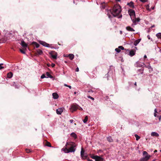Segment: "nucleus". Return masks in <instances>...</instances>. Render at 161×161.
I'll return each mask as SVG.
<instances>
[{"mask_svg": "<svg viewBox=\"0 0 161 161\" xmlns=\"http://www.w3.org/2000/svg\"><path fill=\"white\" fill-rule=\"evenodd\" d=\"M101 4H102V8L104 9L105 7V4L104 2L102 3Z\"/></svg>", "mask_w": 161, "mask_h": 161, "instance_id": "nucleus-29", "label": "nucleus"}, {"mask_svg": "<svg viewBox=\"0 0 161 161\" xmlns=\"http://www.w3.org/2000/svg\"><path fill=\"white\" fill-rule=\"evenodd\" d=\"M4 68V67H2V66H1L0 67V69H3Z\"/></svg>", "mask_w": 161, "mask_h": 161, "instance_id": "nucleus-51", "label": "nucleus"}, {"mask_svg": "<svg viewBox=\"0 0 161 161\" xmlns=\"http://www.w3.org/2000/svg\"><path fill=\"white\" fill-rule=\"evenodd\" d=\"M21 45L23 47L25 48L27 47V44L23 41L21 42Z\"/></svg>", "mask_w": 161, "mask_h": 161, "instance_id": "nucleus-12", "label": "nucleus"}, {"mask_svg": "<svg viewBox=\"0 0 161 161\" xmlns=\"http://www.w3.org/2000/svg\"><path fill=\"white\" fill-rule=\"evenodd\" d=\"M141 2L143 3H145L147 1V0H140Z\"/></svg>", "mask_w": 161, "mask_h": 161, "instance_id": "nucleus-42", "label": "nucleus"}, {"mask_svg": "<svg viewBox=\"0 0 161 161\" xmlns=\"http://www.w3.org/2000/svg\"><path fill=\"white\" fill-rule=\"evenodd\" d=\"M128 13L130 16L131 19L136 16L135 12L133 10L129 9L128 11Z\"/></svg>", "mask_w": 161, "mask_h": 161, "instance_id": "nucleus-3", "label": "nucleus"}, {"mask_svg": "<svg viewBox=\"0 0 161 161\" xmlns=\"http://www.w3.org/2000/svg\"><path fill=\"white\" fill-rule=\"evenodd\" d=\"M150 156V155H146L145 157L142 158L140 159V161H147L149 158Z\"/></svg>", "mask_w": 161, "mask_h": 161, "instance_id": "nucleus-5", "label": "nucleus"}, {"mask_svg": "<svg viewBox=\"0 0 161 161\" xmlns=\"http://www.w3.org/2000/svg\"><path fill=\"white\" fill-rule=\"evenodd\" d=\"M134 85L136 86H137V85H136V82H135V84H134Z\"/></svg>", "mask_w": 161, "mask_h": 161, "instance_id": "nucleus-57", "label": "nucleus"}, {"mask_svg": "<svg viewBox=\"0 0 161 161\" xmlns=\"http://www.w3.org/2000/svg\"><path fill=\"white\" fill-rule=\"evenodd\" d=\"M81 156L83 159H86L87 158V156L84 155V154H83L82 155H81Z\"/></svg>", "mask_w": 161, "mask_h": 161, "instance_id": "nucleus-31", "label": "nucleus"}, {"mask_svg": "<svg viewBox=\"0 0 161 161\" xmlns=\"http://www.w3.org/2000/svg\"><path fill=\"white\" fill-rule=\"evenodd\" d=\"M121 12V7L119 5H115L113 8L108 11V15L109 18L111 19L112 16L109 14H111L114 17L118 16Z\"/></svg>", "mask_w": 161, "mask_h": 161, "instance_id": "nucleus-1", "label": "nucleus"}, {"mask_svg": "<svg viewBox=\"0 0 161 161\" xmlns=\"http://www.w3.org/2000/svg\"><path fill=\"white\" fill-rule=\"evenodd\" d=\"M118 48L120 49L124 50V47L122 46H119Z\"/></svg>", "mask_w": 161, "mask_h": 161, "instance_id": "nucleus-38", "label": "nucleus"}, {"mask_svg": "<svg viewBox=\"0 0 161 161\" xmlns=\"http://www.w3.org/2000/svg\"><path fill=\"white\" fill-rule=\"evenodd\" d=\"M45 77H46L44 74H43L41 77V78L42 79H43Z\"/></svg>", "mask_w": 161, "mask_h": 161, "instance_id": "nucleus-40", "label": "nucleus"}, {"mask_svg": "<svg viewBox=\"0 0 161 161\" xmlns=\"http://www.w3.org/2000/svg\"><path fill=\"white\" fill-rule=\"evenodd\" d=\"M141 39H138L137 40H136L134 42V45L135 46H136L141 41Z\"/></svg>", "mask_w": 161, "mask_h": 161, "instance_id": "nucleus-19", "label": "nucleus"}, {"mask_svg": "<svg viewBox=\"0 0 161 161\" xmlns=\"http://www.w3.org/2000/svg\"><path fill=\"white\" fill-rule=\"evenodd\" d=\"M71 136L72 137L74 138L75 139L77 138V136L76 135L74 132H73L71 133L70 134Z\"/></svg>", "mask_w": 161, "mask_h": 161, "instance_id": "nucleus-22", "label": "nucleus"}, {"mask_svg": "<svg viewBox=\"0 0 161 161\" xmlns=\"http://www.w3.org/2000/svg\"><path fill=\"white\" fill-rule=\"evenodd\" d=\"M70 122L71 123H72L73 121H74V120L73 119H71L70 120Z\"/></svg>", "mask_w": 161, "mask_h": 161, "instance_id": "nucleus-49", "label": "nucleus"}, {"mask_svg": "<svg viewBox=\"0 0 161 161\" xmlns=\"http://www.w3.org/2000/svg\"><path fill=\"white\" fill-rule=\"evenodd\" d=\"M84 154V150L83 148H82L80 152V155H82Z\"/></svg>", "mask_w": 161, "mask_h": 161, "instance_id": "nucleus-32", "label": "nucleus"}, {"mask_svg": "<svg viewBox=\"0 0 161 161\" xmlns=\"http://www.w3.org/2000/svg\"><path fill=\"white\" fill-rule=\"evenodd\" d=\"M79 71V69L78 67H77L75 69V71L76 72H78Z\"/></svg>", "mask_w": 161, "mask_h": 161, "instance_id": "nucleus-46", "label": "nucleus"}, {"mask_svg": "<svg viewBox=\"0 0 161 161\" xmlns=\"http://www.w3.org/2000/svg\"><path fill=\"white\" fill-rule=\"evenodd\" d=\"M46 76H47V78H48V77H49L50 78H52L53 77V76L51 75L49 73L47 72H46Z\"/></svg>", "mask_w": 161, "mask_h": 161, "instance_id": "nucleus-25", "label": "nucleus"}, {"mask_svg": "<svg viewBox=\"0 0 161 161\" xmlns=\"http://www.w3.org/2000/svg\"><path fill=\"white\" fill-rule=\"evenodd\" d=\"M158 118L159 120L160 121L161 119V116L160 115H158Z\"/></svg>", "mask_w": 161, "mask_h": 161, "instance_id": "nucleus-43", "label": "nucleus"}, {"mask_svg": "<svg viewBox=\"0 0 161 161\" xmlns=\"http://www.w3.org/2000/svg\"><path fill=\"white\" fill-rule=\"evenodd\" d=\"M40 43L41 44H42V45L43 46H44L47 47H50L49 44L47 43L46 42H43L42 41H40Z\"/></svg>", "mask_w": 161, "mask_h": 161, "instance_id": "nucleus-7", "label": "nucleus"}, {"mask_svg": "<svg viewBox=\"0 0 161 161\" xmlns=\"http://www.w3.org/2000/svg\"><path fill=\"white\" fill-rule=\"evenodd\" d=\"M64 86H65L68 87V85H67V84H64Z\"/></svg>", "mask_w": 161, "mask_h": 161, "instance_id": "nucleus-56", "label": "nucleus"}, {"mask_svg": "<svg viewBox=\"0 0 161 161\" xmlns=\"http://www.w3.org/2000/svg\"><path fill=\"white\" fill-rule=\"evenodd\" d=\"M88 116H86L85 118L83 120V121L84 123H86V122L88 120Z\"/></svg>", "mask_w": 161, "mask_h": 161, "instance_id": "nucleus-28", "label": "nucleus"}, {"mask_svg": "<svg viewBox=\"0 0 161 161\" xmlns=\"http://www.w3.org/2000/svg\"><path fill=\"white\" fill-rule=\"evenodd\" d=\"M13 75V74L11 72H9L7 74V77L9 78H11Z\"/></svg>", "mask_w": 161, "mask_h": 161, "instance_id": "nucleus-20", "label": "nucleus"}, {"mask_svg": "<svg viewBox=\"0 0 161 161\" xmlns=\"http://www.w3.org/2000/svg\"><path fill=\"white\" fill-rule=\"evenodd\" d=\"M115 50L118 53H119L120 52V50L119 48H116L115 49Z\"/></svg>", "mask_w": 161, "mask_h": 161, "instance_id": "nucleus-35", "label": "nucleus"}, {"mask_svg": "<svg viewBox=\"0 0 161 161\" xmlns=\"http://www.w3.org/2000/svg\"><path fill=\"white\" fill-rule=\"evenodd\" d=\"M156 36L158 38L161 39V33H159L156 35Z\"/></svg>", "mask_w": 161, "mask_h": 161, "instance_id": "nucleus-26", "label": "nucleus"}, {"mask_svg": "<svg viewBox=\"0 0 161 161\" xmlns=\"http://www.w3.org/2000/svg\"><path fill=\"white\" fill-rule=\"evenodd\" d=\"M122 17V15H121V16H120L119 17V18H121Z\"/></svg>", "mask_w": 161, "mask_h": 161, "instance_id": "nucleus-61", "label": "nucleus"}, {"mask_svg": "<svg viewBox=\"0 0 161 161\" xmlns=\"http://www.w3.org/2000/svg\"><path fill=\"white\" fill-rule=\"evenodd\" d=\"M32 44L35 46L36 48H38L39 47V45L36 42H32Z\"/></svg>", "mask_w": 161, "mask_h": 161, "instance_id": "nucleus-24", "label": "nucleus"}, {"mask_svg": "<svg viewBox=\"0 0 161 161\" xmlns=\"http://www.w3.org/2000/svg\"><path fill=\"white\" fill-rule=\"evenodd\" d=\"M36 51L37 53H36V55H42L43 53L42 51L40 49H37Z\"/></svg>", "mask_w": 161, "mask_h": 161, "instance_id": "nucleus-17", "label": "nucleus"}, {"mask_svg": "<svg viewBox=\"0 0 161 161\" xmlns=\"http://www.w3.org/2000/svg\"><path fill=\"white\" fill-rule=\"evenodd\" d=\"M126 29L129 31H135V30L133 28H131L130 26L126 27Z\"/></svg>", "mask_w": 161, "mask_h": 161, "instance_id": "nucleus-13", "label": "nucleus"}, {"mask_svg": "<svg viewBox=\"0 0 161 161\" xmlns=\"http://www.w3.org/2000/svg\"><path fill=\"white\" fill-rule=\"evenodd\" d=\"M107 139L108 141L109 142H112L113 141V139H112L111 137L110 136L107 137Z\"/></svg>", "mask_w": 161, "mask_h": 161, "instance_id": "nucleus-16", "label": "nucleus"}, {"mask_svg": "<svg viewBox=\"0 0 161 161\" xmlns=\"http://www.w3.org/2000/svg\"><path fill=\"white\" fill-rule=\"evenodd\" d=\"M147 68L148 69H151V66L149 65H148L147 67Z\"/></svg>", "mask_w": 161, "mask_h": 161, "instance_id": "nucleus-47", "label": "nucleus"}, {"mask_svg": "<svg viewBox=\"0 0 161 161\" xmlns=\"http://www.w3.org/2000/svg\"><path fill=\"white\" fill-rule=\"evenodd\" d=\"M13 86H14L15 88H19L18 86L16 85V83L15 82H14L13 83Z\"/></svg>", "mask_w": 161, "mask_h": 161, "instance_id": "nucleus-30", "label": "nucleus"}, {"mask_svg": "<svg viewBox=\"0 0 161 161\" xmlns=\"http://www.w3.org/2000/svg\"><path fill=\"white\" fill-rule=\"evenodd\" d=\"M127 5H129L131 8H134V3L133 2L131 1L127 4Z\"/></svg>", "mask_w": 161, "mask_h": 161, "instance_id": "nucleus-15", "label": "nucleus"}, {"mask_svg": "<svg viewBox=\"0 0 161 161\" xmlns=\"http://www.w3.org/2000/svg\"><path fill=\"white\" fill-rule=\"evenodd\" d=\"M154 113H157V110H156V109H155V110H154Z\"/></svg>", "mask_w": 161, "mask_h": 161, "instance_id": "nucleus-53", "label": "nucleus"}, {"mask_svg": "<svg viewBox=\"0 0 161 161\" xmlns=\"http://www.w3.org/2000/svg\"><path fill=\"white\" fill-rule=\"evenodd\" d=\"M157 152V150H155L154 151V153H155V152Z\"/></svg>", "mask_w": 161, "mask_h": 161, "instance_id": "nucleus-62", "label": "nucleus"}, {"mask_svg": "<svg viewBox=\"0 0 161 161\" xmlns=\"http://www.w3.org/2000/svg\"><path fill=\"white\" fill-rule=\"evenodd\" d=\"M108 73H109V72H108V73L105 75V77H107V78L108 77Z\"/></svg>", "mask_w": 161, "mask_h": 161, "instance_id": "nucleus-50", "label": "nucleus"}, {"mask_svg": "<svg viewBox=\"0 0 161 161\" xmlns=\"http://www.w3.org/2000/svg\"><path fill=\"white\" fill-rule=\"evenodd\" d=\"M49 53L53 59H57V54L56 52L54 51H52L49 52Z\"/></svg>", "mask_w": 161, "mask_h": 161, "instance_id": "nucleus-4", "label": "nucleus"}, {"mask_svg": "<svg viewBox=\"0 0 161 161\" xmlns=\"http://www.w3.org/2000/svg\"><path fill=\"white\" fill-rule=\"evenodd\" d=\"M20 52L22 53L23 54H25V52L22 49H20Z\"/></svg>", "mask_w": 161, "mask_h": 161, "instance_id": "nucleus-36", "label": "nucleus"}, {"mask_svg": "<svg viewBox=\"0 0 161 161\" xmlns=\"http://www.w3.org/2000/svg\"><path fill=\"white\" fill-rule=\"evenodd\" d=\"M53 98L55 99H57L58 97V95L56 93H53Z\"/></svg>", "mask_w": 161, "mask_h": 161, "instance_id": "nucleus-14", "label": "nucleus"}, {"mask_svg": "<svg viewBox=\"0 0 161 161\" xmlns=\"http://www.w3.org/2000/svg\"><path fill=\"white\" fill-rule=\"evenodd\" d=\"M68 56L69 57V59L71 60H72L74 58V55L73 54H70L68 55Z\"/></svg>", "mask_w": 161, "mask_h": 161, "instance_id": "nucleus-23", "label": "nucleus"}, {"mask_svg": "<svg viewBox=\"0 0 161 161\" xmlns=\"http://www.w3.org/2000/svg\"><path fill=\"white\" fill-rule=\"evenodd\" d=\"M117 2H120L121 1V0H115Z\"/></svg>", "mask_w": 161, "mask_h": 161, "instance_id": "nucleus-58", "label": "nucleus"}, {"mask_svg": "<svg viewBox=\"0 0 161 161\" xmlns=\"http://www.w3.org/2000/svg\"><path fill=\"white\" fill-rule=\"evenodd\" d=\"M0 64H1V65H3V63Z\"/></svg>", "mask_w": 161, "mask_h": 161, "instance_id": "nucleus-63", "label": "nucleus"}, {"mask_svg": "<svg viewBox=\"0 0 161 161\" xmlns=\"http://www.w3.org/2000/svg\"><path fill=\"white\" fill-rule=\"evenodd\" d=\"M76 146L75 144L73 142H68L66 143L64 147L62 149L65 153H69L70 152H74L75 149L74 147Z\"/></svg>", "mask_w": 161, "mask_h": 161, "instance_id": "nucleus-2", "label": "nucleus"}, {"mask_svg": "<svg viewBox=\"0 0 161 161\" xmlns=\"http://www.w3.org/2000/svg\"><path fill=\"white\" fill-rule=\"evenodd\" d=\"M103 158L97 155L95 160L96 161H103Z\"/></svg>", "mask_w": 161, "mask_h": 161, "instance_id": "nucleus-11", "label": "nucleus"}, {"mask_svg": "<svg viewBox=\"0 0 161 161\" xmlns=\"http://www.w3.org/2000/svg\"><path fill=\"white\" fill-rule=\"evenodd\" d=\"M147 37L149 39H150V37H149V36H147Z\"/></svg>", "mask_w": 161, "mask_h": 161, "instance_id": "nucleus-59", "label": "nucleus"}, {"mask_svg": "<svg viewBox=\"0 0 161 161\" xmlns=\"http://www.w3.org/2000/svg\"><path fill=\"white\" fill-rule=\"evenodd\" d=\"M136 51L134 50H131L129 52V55L131 56H133L135 54Z\"/></svg>", "mask_w": 161, "mask_h": 161, "instance_id": "nucleus-8", "label": "nucleus"}, {"mask_svg": "<svg viewBox=\"0 0 161 161\" xmlns=\"http://www.w3.org/2000/svg\"><path fill=\"white\" fill-rule=\"evenodd\" d=\"M147 58V56L146 55H145L144 56V58Z\"/></svg>", "mask_w": 161, "mask_h": 161, "instance_id": "nucleus-54", "label": "nucleus"}, {"mask_svg": "<svg viewBox=\"0 0 161 161\" xmlns=\"http://www.w3.org/2000/svg\"><path fill=\"white\" fill-rule=\"evenodd\" d=\"M143 155H146L145 156H146V155H148L147 152H146L145 151H143Z\"/></svg>", "mask_w": 161, "mask_h": 161, "instance_id": "nucleus-37", "label": "nucleus"}, {"mask_svg": "<svg viewBox=\"0 0 161 161\" xmlns=\"http://www.w3.org/2000/svg\"><path fill=\"white\" fill-rule=\"evenodd\" d=\"M151 135L152 136H155L158 137L159 136V134L156 132H152L151 134Z\"/></svg>", "mask_w": 161, "mask_h": 161, "instance_id": "nucleus-18", "label": "nucleus"}, {"mask_svg": "<svg viewBox=\"0 0 161 161\" xmlns=\"http://www.w3.org/2000/svg\"><path fill=\"white\" fill-rule=\"evenodd\" d=\"M76 92H74V94H76Z\"/></svg>", "mask_w": 161, "mask_h": 161, "instance_id": "nucleus-64", "label": "nucleus"}, {"mask_svg": "<svg viewBox=\"0 0 161 161\" xmlns=\"http://www.w3.org/2000/svg\"><path fill=\"white\" fill-rule=\"evenodd\" d=\"M56 113L58 114H61L63 112V110L62 108H59L56 110Z\"/></svg>", "mask_w": 161, "mask_h": 161, "instance_id": "nucleus-9", "label": "nucleus"}, {"mask_svg": "<svg viewBox=\"0 0 161 161\" xmlns=\"http://www.w3.org/2000/svg\"><path fill=\"white\" fill-rule=\"evenodd\" d=\"M154 116L155 117H158V115L156 114V113H154Z\"/></svg>", "mask_w": 161, "mask_h": 161, "instance_id": "nucleus-48", "label": "nucleus"}, {"mask_svg": "<svg viewBox=\"0 0 161 161\" xmlns=\"http://www.w3.org/2000/svg\"><path fill=\"white\" fill-rule=\"evenodd\" d=\"M134 136L136 138V140L137 141H138L140 138V137L137 134L135 135Z\"/></svg>", "mask_w": 161, "mask_h": 161, "instance_id": "nucleus-27", "label": "nucleus"}, {"mask_svg": "<svg viewBox=\"0 0 161 161\" xmlns=\"http://www.w3.org/2000/svg\"><path fill=\"white\" fill-rule=\"evenodd\" d=\"M68 87H69L70 89H71V86H68Z\"/></svg>", "mask_w": 161, "mask_h": 161, "instance_id": "nucleus-55", "label": "nucleus"}, {"mask_svg": "<svg viewBox=\"0 0 161 161\" xmlns=\"http://www.w3.org/2000/svg\"><path fill=\"white\" fill-rule=\"evenodd\" d=\"M47 65L48 67L50 66V64H47Z\"/></svg>", "mask_w": 161, "mask_h": 161, "instance_id": "nucleus-60", "label": "nucleus"}, {"mask_svg": "<svg viewBox=\"0 0 161 161\" xmlns=\"http://www.w3.org/2000/svg\"><path fill=\"white\" fill-rule=\"evenodd\" d=\"M149 5H147V6H146V8L148 10H149Z\"/></svg>", "mask_w": 161, "mask_h": 161, "instance_id": "nucleus-41", "label": "nucleus"}, {"mask_svg": "<svg viewBox=\"0 0 161 161\" xmlns=\"http://www.w3.org/2000/svg\"><path fill=\"white\" fill-rule=\"evenodd\" d=\"M45 145L49 147H52L50 143L47 141H45Z\"/></svg>", "mask_w": 161, "mask_h": 161, "instance_id": "nucleus-21", "label": "nucleus"}, {"mask_svg": "<svg viewBox=\"0 0 161 161\" xmlns=\"http://www.w3.org/2000/svg\"><path fill=\"white\" fill-rule=\"evenodd\" d=\"M97 155H92L91 156V157L92 159L96 160V158L97 157Z\"/></svg>", "mask_w": 161, "mask_h": 161, "instance_id": "nucleus-33", "label": "nucleus"}, {"mask_svg": "<svg viewBox=\"0 0 161 161\" xmlns=\"http://www.w3.org/2000/svg\"><path fill=\"white\" fill-rule=\"evenodd\" d=\"M87 97L88 98L91 99L92 100H94V99L93 97H91V96H90L89 95Z\"/></svg>", "mask_w": 161, "mask_h": 161, "instance_id": "nucleus-39", "label": "nucleus"}, {"mask_svg": "<svg viewBox=\"0 0 161 161\" xmlns=\"http://www.w3.org/2000/svg\"><path fill=\"white\" fill-rule=\"evenodd\" d=\"M87 160L88 161H93L92 160H91V159H89V158H86Z\"/></svg>", "mask_w": 161, "mask_h": 161, "instance_id": "nucleus-44", "label": "nucleus"}, {"mask_svg": "<svg viewBox=\"0 0 161 161\" xmlns=\"http://www.w3.org/2000/svg\"><path fill=\"white\" fill-rule=\"evenodd\" d=\"M25 151L26 153H29L31 152V151L30 149H26Z\"/></svg>", "mask_w": 161, "mask_h": 161, "instance_id": "nucleus-34", "label": "nucleus"}, {"mask_svg": "<svg viewBox=\"0 0 161 161\" xmlns=\"http://www.w3.org/2000/svg\"><path fill=\"white\" fill-rule=\"evenodd\" d=\"M71 108L73 112L76 111L78 108V107L77 106L74 105L71 106Z\"/></svg>", "mask_w": 161, "mask_h": 161, "instance_id": "nucleus-10", "label": "nucleus"}, {"mask_svg": "<svg viewBox=\"0 0 161 161\" xmlns=\"http://www.w3.org/2000/svg\"><path fill=\"white\" fill-rule=\"evenodd\" d=\"M131 20L134 24L136 25V22L140 21V19L139 18H136L135 17L133 18Z\"/></svg>", "mask_w": 161, "mask_h": 161, "instance_id": "nucleus-6", "label": "nucleus"}, {"mask_svg": "<svg viewBox=\"0 0 161 161\" xmlns=\"http://www.w3.org/2000/svg\"><path fill=\"white\" fill-rule=\"evenodd\" d=\"M93 92V91L92 90H91L88 91V92Z\"/></svg>", "mask_w": 161, "mask_h": 161, "instance_id": "nucleus-52", "label": "nucleus"}, {"mask_svg": "<svg viewBox=\"0 0 161 161\" xmlns=\"http://www.w3.org/2000/svg\"><path fill=\"white\" fill-rule=\"evenodd\" d=\"M51 66L52 67H54L55 66V64L53 63L51 64Z\"/></svg>", "mask_w": 161, "mask_h": 161, "instance_id": "nucleus-45", "label": "nucleus"}]
</instances>
